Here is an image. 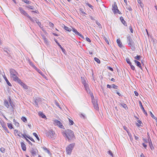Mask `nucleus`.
Returning <instances> with one entry per match:
<instances>
[{"label":"nucleus","instance_id":"obj_1","mask_svg":"<svg viewBox=\"0 0 157 157\" xmlns=\"http://www.w3.org/2000/svg\"><path fill=\"white\" fill-rule=\"evenodd\" d=\"M63 135L69 142L73 141L75 139L73 132L70 129H67L63 131Z\"/></svg>","mask_w":157,"mask_h":157},{"label":"nucleus","instance_id":"obj_2","mask_svg":"<svg viewBox=\"0 0 157 157\" xmlns=\"http://www.w3.org/2000/svg\"><path fill=\"white\" fill-rule=\"evenodd\" d=\"M127 40L128 44L129 46L133 51L135 50V48L134 47V43L130 36H127Z\"/></svg>","mask_w":157,"mask_h":157},{"label":"nucleus","instance_id":"obj_3","mask_svg":"<svg viewBox=\"0 0 157 157\" xmlns=\"http://www.w3.org/2000/svg\"><path fill=\"white\" fill-rule=\"evenodd\" d=\"M45 133L47 136H48L53 140L55 139V132L52 130L50 129L48 130H46L45 132Z\"/></svg>","mask_w":157,"mask_h":157},{"label":"nucleus","instance_id":"obj_4","mask_svg":"<svg viewBox=\"0 0 157 157\" xmlns=\"http://www.w3.org/2000/svg\"><path fill=\"white\" fill-rule=\"evenodd\" d=\"M75 145V143L70 144L66 148V151L67 154L68 155L71 154L72 150L74 148Z\"/></svg>","mask_w":157,"mask_h":157},{"label":"nucleus","instance_id":"obj_5","mask_svg":"<svg viewBox=\"0 0 157 157\" xmlns=\"http://www.w3.org/2000/svg\"><path fill=\"white\" fill-rule=\"evenodd\" d=\"M112 10L114 14H116L117 13L119 14H121V12L118 9L116 3L115 2H114V4L112 5Z\"/></svg>","mask_w":157,"mask_h":157},{"label":"nucleus","instance_id":"obj_6","mask_svg":"<svg viewBox=\"0 0 157 157\" xmlns=\"http://www.w3.org/2000/svg\"><path fill=\"white\" fill-rule=\"evenodd\" d=\"M92 102L93 103L94 108L97 110H98L99 106L98 101L95 100L94 98V97H93V98H92Z\"/></svg>","mask_w":157,"mask_h":157},{"label":"nucleus","instance_id":"obj_7","mask_svg":"<svg viewBox=\"0 0 157 157\" xmlns=\"http://www.w3.org/2000/svg\"><path fill=\"white\" fill-rule=\"evenodd\" d=\"M10 77L13 78L14 76L17 75L18 73L13 68H11L10 69Z\"/></svg>","mask_w":157,"mask_h":157},{"label":"nucleus","instance_id":"obj_8","mask_svg":"<svg viewBox=\"0 0 157 157\" xmlns=\"http://www.w3.org/2000/svg\"><path fill=\"white\" fill-rule=\"evenodd\" d=\"M19 10L20 11V13L22 15H23L25 16L28 17L29 15L24 10L23 8L21 7H19L18 8Z\"/></svg>","mask_w":157,"mask_h":157},{"label":"nucleus","instance_id":"obj_9","mask_svg":"<svg viewBox=\"0 0 157 157\" xmlns=\"http://www.w3.org/2000/svg\"><path fill=\"white\" fill-rule=\"evenodd\" d=\"M54 124H55L58 126L60 128L63 129H64V127L63 126L62 123L59 121L57 120H55L54 121Z\"/></svg>","mask_w":157,"mask_h":157},{"label":"nucleus","instance_id":"obj_10","mask_svg":"<svg viewBox=\"0 0 157 157\" xmlns=\"http://www.w3.org/2000/svg\"><path fill=\"white\" fill-rule=\"evenodd\" d=\"M30 152L32 155L34 156L36 155L38 152V151L36 148H32Z\"/></svg>","mask_w":157,"mask_h":157},{"label":"nucleus","instance_id":"obj_11","mask_svg":"<svg viewBox=\"0 0 157 157\" xmlns=\"http://www.w3.org/2000/svg\"><path fill=\"white\" fill-rule=\"evenodd\" d=\"M41 101V98H36L34 101V105L36 107H38V103L40 102Z\"/></svg>","mask_w":157,"mask_h":157},{"label":"nucleus","instance_id":"obj_12","mask_svg":"<svg viewBox=\"0 0 157 157\" xmlns=\"http://www.w3.org/2000/svg\"><path fill=\"white\" fill-rule=\"evenodd\" d=\"M23 88L25 89H28V86L25 83H23L21 81L19 83Z\"/></svg>","mask_w":157,"mask_h":157},{"label":"nucleus","instance_id":"obj_13","mask_svg":"<svg viewBox=\"0 0 157 157\" xmlns=\"http://www.w3.org/2000/svg\"><path fill=\"white\" fill-rule=\"evenodd\" d=\"M140 105V106L141 109H142V110L143 111V112L147 116V112H146L145 110L144 107H143L142 103L140 101H139Z\"/></svg>","mask_w":157,"mask_h":157},{"label":"nucleus","instance_id":"obj_14","mask_svg":"<svg viewBox=\"0 0 157 157\" xmlns=\"http://www.w3.org/2000/svg\"><path fill=\"white\" fill-rule=\"evenodd\" d=\"M12 78L14 81L17 82L18 83L21 81V80L17 76V75H16L14 77H13Z\"/></svg>","mask_w":157,"mask_h":157},{"label":"nucleus","instance_id":"obj_15","mask_svg":"<svg viewBox=\"0 0 157 157\" xmlns=\"http://www.w3.org/2000/svg\"><path fill=\"white\" fill-rule=\"evenodd\" d=\"M134 62L135 63L136 66H137L138 67H139L140 69H142V67L141 66V63L140 62L136 60H134Z\"/></svg>","mask_w":157,"mask_h":157},{"label":"nucleus","instance_id":"obj_16","mask_svg":"<svg viewBox=\"0 0 157 157\" xmlns=\"http://www.w3.org/2000/svg\"><path fill=\"white\" fill-rule=\"evenodd\" d=\"M120 20H121V22L122 23L126 26H127V24L126 21L124 20L123 18L122 17H120Z\"/></svg>","mask_w":157,"mask_h":157},{"label":"nucleus","instance_id":"obj_17","mask_svg":"<svg viewBox=\"0 0 157 157\" xmlns=\"http://www.w3.org/2000/svg\"><path fill=\"white\" fill-rule=\"evenodd\" d=\"M3 78H4L5 80L6 81V82L7 85L9 86H12L11 84L9 82L7 78L6 77L5 75V74H4V76H3Z\"/></svg>","mask_w":157,"mask_h":157},{"label":"nucleus","instance_id":"obj_18","mask_svg":"<svg viewBox=\"0 0 157 157\" xmlns=\"http://www.w3.org/2000/svg\"><path fill=\"white\" fill-rule=\"evenodd\" d=\"M21 147L23 151H25L26 149V147L25 144L23 142H21Z\"/></svg>","mask_w":157,"mask_h":157},{"label":"nucleus","instance_id":"obj_19","mask_svg":"<svg viewBox=\"0 0 157 157\" xmlns=\"http://www.w3.org/2000/svg\"><path fill=\"white\" fill-rule=\"evenodd\" d=\"M117 42L118 44V45L120 48H121L122 47L123 45L122 43L119 39H117Z\"/></svg>","mask_w":157,"mask_h":157},{"label":"nucleus","instance_id":"obj_20","mask_svg":"<svg viewBox=\"0 0 157 157\" xmlns=\"http://www.w3.org/2000/svg\"><path fill=\"white\" fill-rule=\"evenodd\" d=\"M148 141L149 143V146H150L151 149L152 150L153 149H154V147L153 146L151 142V139H150V140L148 139Z\"/></svg>","mask_w":157,"mask_h":157},{"label":"nucleus","instance_id":"obj_21","mask_svg":"<svg viewBox=\"0 0 157 157\" xmlns=\"http://www.w3.org/2000/svg\"><path fill=\"white\" fill-rule=\"evenodd\" d=\"M35 19L36 22L37 23V24L40 27L41 29H42V27H41V23L38 20H37L36 18H35Z\"/></svg>","mask_w":157,"mask_h":157},{"label":"nucleus","instance_id":"obj_22","mask_svg":"<svg viewBox=\"0 0 157 157\" xmlns=\"http://www.w3.org/2000/svg\"><path fill=\"white\" fill-rule=\"evenodd\" d=\"M72 31L73 33H74L75 34L78 36L80 34V33L77 31L75 28H73Z\"/></svg>","mask_w":157,"mask_h":157},{"label":"nucleus","instance_id":"obj_23","mask_svg":"<svg viewBox=\"0 0 157 157\" xmlns=\"http://www.w3.org/2000/svg\"><path fill=\"white\" fill-rule=\"evenodd\" d=\"M4 105H5V106L8 108H9V103H8V101L6 100L5 99L4 101Z\"/></svg>","mask_w":157,"mask_h":157},{"label":"nucleus","instance_id":"obj_24","mask_svg":"<svg viewBox=\"0 0 157 157\" xmlns=\"http://www.w3.org/2000/svg\"><path fill=\"white\" fill-rule=\"evenodd\" d=\"M56 42V43L58 45V46L60 48L62 49H63L64 50V49L62 47L61 45L59 44V43L57 41L56 39H55L54 40Z\"/></svg>","mask_w":157,"mask_h":157},{"label":"nucleus","instance_id":"obj_25","mask_svg":"<svg viewBox=\"0 0 157 157\" xmlns=\"http://www.w3.org/2000/svg\"><path fill=\"white\" fill-rule=\"evenodd\" d=\"M64 28L65 30H66L68 32H70L71 30V29L68 27L67 26H65V25H64Z\"/></svg>","mask_w":157,"mask_h":157},{"label":"nucleus","instance_id":"obj_26","mask_svg":"<svg viewBox=\"0 0 157 157\" xmlns=\"http://www.w3.org/2000/svg\"><path fill=\"white\" fill-rule=\"evenodd\" d=\"M120 105L124 108H125V109H128V108L127 107V105L124 103H120Z\"/></svg>","mask_w":157,"mask_h":157},{"label":"nucleus","instance_id":"obj_27","mask_svg":"<svg viewBox=\"0 0 157 157\" xmlns=\"http://www.w3.org/2000/svg\"><path fill=\"white\" fill-rule=\"evenodd\" d=\"M3 51L5 52H6L7 54H9V53L8 52H10V50L8 49V48H3Z\"/></svg>","mask_w":157,"mask_h":157},{"label":"nucleus","instance_id":"obj_28","mask_svg":"<svg viewBox=\"0 0 157 157\" xmlns=\"http://www.w3.org/2000/svg\"><path fill=\"white\" fill-rule=\"evenodd\" d=\"M14 133L15 134H17V135L19 137H21V136L20 135V132L17 130L15 129L14 131Z\"/></svg>","mask_w":157,"mask_h":157},{"label":"nucleus","instance_id":"obj_29","mask_svg":"<svg viewBox=\"0 0 157 157\" xmlns=\"http://www.w3.org/2000/svg\"><path fill=\"white\" fill-rule=\"evenodd\" d=\"M126 8H127V10H129V11H132V9L131 6L129 5H128V4H127V5H126Z\"/></svg>","mask_w":157,"mask_h":157},{"label":"nucleus","instance_id":"obj_30","mask_svg":"<svg viewBox=\"0 0 157 157\" xmlns=\"http://www.w3.org/2000/svg\"><path fill=\"white\" fill-rule=\"evenodd\" d=\"M26 7L27 8H29L31 10H35V8H34V7H33V6H26Z\"/></svg>","mask_w":157,"mask_h":157},{"label":"nucleus","instance_id":"obj_31","mask_svg":"<svg viewBox=\"0 0 157 157\" xmlns=\"http://www.w3.org/2000/svg\"><path fill=\"white\" fill-rule=\"evenodd\" d=\"M135 59L139 61L140 60L141 56L139 55H137V56L134 57Z\"/></svg>","mask_w":157,"mask_h":157},{"label":"nucleus","instance_id":"obj_32","mask_svg":"<svg viewBox=\"0 0 157 157\" xmlns=\"http://www.w3.org/2000/svg\"><path fill=\"white\" fill-rule=\"evenodd\" d=\"M7 126L10 129H12L13 128L12 124L11 123H7Z\"/></svg>","mask_w":157,"mask_h":157},{"label":"nucleus","instance_id":"obj_33","mask_svg":"<svg viewBox=\"0 0 157 157\" xmlns=\"http://www.w3.org/2000/svg\"><path fill=\"white\" fill-rule=\"evenodd\" d=\"M94 60L95 61H96L97 63H100V60L97 57H95L94 58Z\"/></svg>","mask_w":157,"mask_h":157},{"label":"nucleus","instance_id":"obj_34","mask_svg":"<svg viewBox=\"0 0 157 157\" xmlns=\"http://www.w3.org/2000/svg\"><path fill=\"white\" fill-rule=\"evenodd\" d=\"M21 119L23 121H24L25 122H26L27 121V119L25 117H22L21 118Z\"/></svg>","mask_w":157,"mask_h":157},{"label":"nucleus","instance_id":"obj_35","mask_svg":"<svg viewBox=\"0 0 157 157\" xmlns=\"http://www.w3.org/2000/svg\"><path fill=\"white\" fill-rule=\"evenodd\" d=\"M44 150L45 151L47 152L48 154L50 153V151L46 147H43V148Z\"/></svg>","mask_w":157,"mask_h":157},{"label":"nucleus","instance_id":"obj_36","mask_svg":"<svg viewBox=\"0 0 157 157\" xmlns=\"http://www.w3.org/2000/svg\"><path fill=\"white\" fill-rule=\"evenodd\" d=\"M28 18H29V19H30V20L32 21V22H33V23H34L35 22V20H34L33 19V18H32L29 15L28 16Z\"/></svg>","mask_w":157,"mask_h":157},{"label":"nucleus","instance_id":"obj_37","mask_svg":"<svg viewBox=\"0 0 157 157\" xmlns=\"http://www.w3.org/2000/svg\"><path fill=\"white\" fill-rule=\"evenodd\" d=\"M33 135L34 136L36 137V138L38 140H39V138L38 137V136L37 135V134L36 133H35V132L33 133Z\"/></svg>","mask_w":157,"mask_h":157},{"label":"nucleus","instance_id":"obj_38","mask_svg":"<svg viewBox=\"0 0 157 157\" xmlns=\"http://www.w3.org/2000/svg\"><path fill=\"white\" fill-rule=\"evenodd\" d=\"M22 2H24L25 3H26L27 4H29L31 3V2L27 0H22Z\"/></svg>","mask_w":157,"mask_h":157},{"label":"nucleus","instance_id":"obj_39","mask_svg":"<svg viewBox=\"0 0 157 157\" xmlns=\"http://www.w3.org/2000/svg\"><path fill=\"white\" fill-rule=\"evenodd\" d=\"M39 115H40L41 116L42 118H44L46 117V116L44 114H43L41 112L39 113Z\"/></svg>","mask_w":157,"mask_h":157},{"label":"nucleus","instance_id":"obj_40","mask_svg":"<svg viewBox=\"0 0 157 157\" xmlns=\"http://www.w3.org/2000/svg\"><path fill=\"white\" fill-rule=\"evenodd\" d=\"M96 23L100 28H102L101 25L98 21H96Z\"/></svg>","mask_w":157,"mask_h":157},{"label":"nucleus","instance_id":"obj_41","mask_svg":"<svg viewBox=\"0 0 157 157\" xmlns=\"http://www.w3.org/2000/svg\"><path fill=\"white\" fill-rule=\"evenodd\" d=\"M84 86L86 90H87V89H88V84H85V83H84Z\"/></svg>","mask_w":157,"mask_h":157},{"label":"nucleus","instance_id":"obj_42","mask_svg":"<svg viewBox=\"0 0 157 157\" xmlns=\"http://www.w3.org/2000/svg\"><path fill=\"white\" fill-rule=\"evenodd\" d=\"M112 86L113 88L114 89H117L118 87V86L114 84H112Z\"/></svg>","mask_w":157,"mask_h":157},{"label":"nucleus","instance_id":"obj_43","mask_svg":"<svg viewBox=\"0 0 157 157\" xmlns=\"http://www.w3.org/2000/svg\"><path fill=\"white\" fill-rule=\"evenodd\" d=\"M69 124L71 125H72L74 124V122L70 119H69Z\"/></svg>","mask_w":157,"mask_h":157},{"label":"nucleus","instance_id":"obj_44","mask_svg":"<svg viewBox=\"0 0 157 157\" xmlns=\"http://www.w3.org/2000/svg\"><path fill=\"white\" fill-rule=\"evenodd\" d=\"M104 39L105 40L106 42L108 44H109V42L108 40L105 37H104Z\"/></svg>","mask_w":157,"mask_h":157},{"label":"nucleus","instance_id":"obj_45","mask_svg":"<svg viewBox=\"0 0 157 157\" xmlns=\"http://www.w3.org/2000/svg\"><path fill=\"white\" fill-rule=\"evenodd\" d=\"M25 140L30 145H33L32 143L31 142H30V141L29 140H28L27 138H25Z\"/></svg>","mask_w":157,"mask_h":157},{"label":"nucleus","instance_id":"obj_46","mask_svg":"<svg viewBox=\"0 0 157 157\" xmlns=\"http://www.w3.org/2000/svg\"><path fill=\"white\" fill-rule=\"evenodd\" d=\"M44 38V42L46 43V44H48V43H48V40L46 38H45V37H43Z\"/></svg>","mask_w":157,"mask_h":157},{"label":"nucleus","instance_id":"obj_47","mask_svg":"<svg viewBox=\"0 0 157 157\" xmlns=\"http://www.w3.org/2000/svg\"><path fill=\"white\" fill-rule=\"evenodd\" d=\"M0 151L2 153L5 152V149L4 147H1L0 148Z\"/></svg>","mask_w":157,"mask_h":157},{"label":"nucleus","instance_id":"obj_48","mask_svg":"<svg viewBox=\"0 0 157 157\" xmlns=\"http://www.w3.org/2000/svg\"><path fill=\"white\" fill-rule=\"evenodd\" d=\"M81 78H82V83L83 84V85H84V83H85V84H87L86 83V81L85 80V79L84 78H82V77H81Z\"/></svg>","mask_w":157,"mask_h":157},{"label":"nucleus","instance_id":"obj_49","mask_svg":"<svg viewBox=\"0 0 157 157\" xmlns=\"http://www.w3.org/2000/svg\"><path fill=\"white\" fill-rule=\"evenodd\" d=\"M150 115L151 116V117L152 118H153L154 119H155V117L154 116V115L152 114V113H151V111H150Z\"/></svg>","mask_w":157,"mask_h":157},{"label":"nucleus","instance_id":"obj_50","mask_svg":"<svg viewBox=\"0 0 157 157\" xmlns=\"http://www.w3.org/2000/svg\"><path fill=\"white\" fill-rule=\"evenodd\" d=\"M86 4L89 7H90V8H91V9H92V7H93V6L91 5L90 4H89L88 3H86Z\"/></svg>","mask_w":157,"mask_h":157},{"label":"nucleus","instance_id":"obj_51","mask_svg":"<svg viewBox=\"0 0 157 157\" xmlns=\"http://www.w3.org/2000/svg\"><path fill=\"white\" fill-rule=\"evenodd\" d=\"M126 61L127 63L128 64L129 63H130V59L128 58H126Z\"/></svg>","mask_w":157,"mask_h":157},{"label":"nucleus","instance_id":"obj_52","mask_svg":"<svg viewBox=\"0 0 157 157\" xmlns=\"http://www.w3.org/2000/svg\"><path fill=\"white\" fill-rule=\"evenodd\" d=\"M49 25L50 27H53L54 25V24L50 22L49 23Z\"/></svg>","mask_w":157,"mask_h":157},{"label":"nucleus","instance_id":"obj_53","mask_svg":"<svg viewBox=\"0 0 157 157\" xmlns=\"http://www.w3.org/2000/svg\"><path fill=\"white\" fill-rule=\"evenodd\" d=\"M109 154L111 156L113 157V154L112 153V151L110 150H109L108 151Z\"/></svg>","mask_w":157,"mask_h":157},{"label":"nucleus","instance_id":"obj_54","mask_svg":"<svg viewBox=\"0 0 157 157\" xmlns=\"http://www.w3.org/2000/svg\"><path fill=\"white\" fill-rule=\"evenodd\" d=\"M129 29L130 30L131 32L132 33H133V29H132V28L131 26H130L129 27Z\"/></svg>","mask_w":157,"mask_h":157},{"label":"nucleus","instance_id":"obj_55","mask_svg":"<svg viewBox=\"0 0 157 157\" xmlns=\"http://www.w3.org/2000/svg\"><path fill=\"white\" fill-rule=\"evenodd\" d=\"M55 104H56V105L60 109H61V108L60 107V106H59V103H58L57 102H56V101Z\"/></svg>","mask_w":157,"mask_h":157},{"label":"nucleus","instance_id":"obj_56","mask_svg":"<svg viewBox=\"0 0 157 157\" xmlns=\"http://www.w3.org/2000/svg\"><path fill=\"white\" fill-rule=\"evenodd\" d=\"M3 128L8 133H9V131L8 130V129L7 128H6V127H3Z\"/></svg>","mask_w":157,"mask_h":157},{"label":"nucleus","instance_id":"obj_57","mask_svg":"<svg viewBox=\"0 0 157 157\" xmlns=\"http://www.w3.org/2000/svg\"><path fill=\"white\" fill-rule=\"evenodd\" d=\"M130 67L132 70L133 71H134L135 70V67L134 66H133V65H132L130 66Z\"/></svg>","mask_w":157,"mask_h":157},{"label":"nucleus","instance_id":"obj_58","mask_svg":"<svg viewBox=\"0 0 157 157\" xmlns=\"http://www.w3.org/2000/svg\"><path fill=\"white\" fill-rule=\"evenodd\" d=\"M90 18L92 21H95V19H94V17H93L92 16H90Z\"/></svg>","mask_w":157,"mask_h":157},{"label":"nucleus","instance_id":"obj_59","mask_svg":"<svg viewBox=\"0 0 157 157\" xmlns=\"http://www.w3.org/2000/svg\"><path fill=\"white\" fill-rule=\"evenodd\" d=\"M134 136L135 137V139L136 140H138L139 139V137L137 136H135V135H134Z\"/></svg>","mask_w":157,"mask_h":157},{"label":"nucleus","instance_id":"obj_60","mask_svg":"<svg viewBox=\"0 0 157 157\" xmlns=\"http://www.w3.org/2000/svg\"><path fill=\"white\" fill-rule=\"evenodd\" d=\"M116 91L117 94L119 96H121V94L117 90H116Z\"/></svg>","mask_w":157,"mask_h":157},{"label":"nucleus","instance_id":"obj_61","mask_svg":"<svg viewBox=\"0 0 157 157\" xmlns=\"http://www.w3.org/2000/svg\"><path fill=\"white\" fill-rule=\"evenodd\" d=\"M86 41H88V42H91V40L88 37H86Z\"/></svg>","mask_w":157,"mask_h":157},{"label":"nucleus","instance_id":"obj_62","mask_svg":"<svg viewBox=\"0 0 157 157\" xmlns=\"http://www.w3.org/2000/svg\"><path fill=\"white\" fill-rule=\"evenodd\" d=\"M142 145H143V147L145 148L146 149V147H147V145L145 144L144 143H143L142 144Z\"/></svg>","mask_w":157,"mask_h":157},{"label":"nucleus","instance_id":"obj_63","mask_svg":"<svg viewBox=\"0 0 157 157\" xmlns=\"http://www.w3.org/2000/svg\"><path fill=\"white\" fill-rule=\"evenodd\" d=\"M112 86H111L109 84H107V88H110V89L111 87H112Z\"/></svg>","mask_w":157,"mask_h":157},{"label":"nucleus","instance_id":"obj_64","mask_svg":"<svg viewBox=\"0 0 157 157\" xmlns=\"http://www.w3.org/2000/svg\"><path fill=\"white\" fill-rule=\"evenodd\" d=\"M134 93L136 96H138L139 94L137 91H134Z\"/></svg>","mask_w":157,"mask_h":157}]
</instances>
